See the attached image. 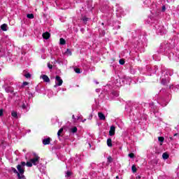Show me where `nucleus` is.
<instances>
[{"instance_id": "nucleus-1", "label": "nucleus", "mask_w": 179, "mask_h": 179, "mask_svg": "<svg viewBox=\"0 0 179 179\" xmlns=\"http://www.w3.org/2000/svg\"><path fill=\"white\" fill-rule=\"evenodd\" d=\"M40 163V157L36 153H34V157L30 159L29 162H27L26 166L27 167H33V166H37Z\"/></svg>"}, {"instance_id": "nucleus-2", "label": "nucleus", "mask_w": 179, "mask_h": 179, "mask_svg": "<svg viewBox=\"0 0 179 179\" xmlns=\"http://www.w3.org/2000/svg\"><path fill=\"white\" fill-rule=\"evenodd\" d=\"M26 162H22L20 164L17 166V170H18L19 174L22 175L24 173V166H26Z\"/></svg>"}, {"instance_id": "nucleus-3", "label": "nucleus", "mask_w": 179, "mask_h": 179, "mask_svg": "<svg viewBox=\"0 0 179 179\" xmlns=\"http://www.w3.org/2000/svg\"><path fill=\"white\" fill-rule=\"evenodd\" d=\"M62 83H64V81L62 79H61V77L59 76H57L55 78V85L54 87H58V86H62Z\"/></svg>"}, {"instance_id": "nucleus-4", "label": "nucleus", "mask_w": 179, "mask_h": 179, "mask_svg": "<svg viewBox=\"0 0 179 179\" xmlns=\"http://www.w3.org/2000/svg\"><path fill=\"white\" fill-rule=\"evenodd\" d=\"M109 135L110 136H114L115 135V127L111 126L110 131H109Z\"/></svg>"}, {"instance_id": "nucleus-5", "label": "nucleus", "mask_w": 179, "mask_h": 179, "mask_svg": "<svg viewBox=\"0 0 179 179\" xmlns=\"http://www.w3.org/2000/svg\"><path fill=\"white\" fill-rule=\"evenodd\" d=\"M64 55L71 57V55H72V51H71L69 49H66V50L64 52Z\"/></svg>"}, {"instance_id": "nucleus-6", "label": "nucleus", "mask_w": 179, "mask_h": 179, "mask_svg": "<svg viewBox=\"0 0 179 179\" xmlns=\"http://www.w3.org/2000/svg\"><path fill=\"white\" fill-rule=\"evenodd\" d=\"M50 142H51V138H44L43 140V143L44 145H50Z\"/></svg>"}, {"instance_id": "nucleus-7", "label": "nucleus", "mask_w": 179, "mask_h": 179, "mask_svg": "<svg viewBox=\"0 0 179 179\" xmlns=\"http://www.w3.org/2000/svg\"><path fill=\"white\" fill-rule=\"evenodd\" d=\"M41 78L44 80V82L48 83L50 82V78L47 76V75H42Z\"/></svg>"}, {"instance_id": "nucleus-8", "label": "nucleus", "mask_w": 179, "mask_h": 179, "mask_svg": "<svg viewBox=\"0 0 179 179\" xmlns=\"http://www.w3.org/2000/svg\"><path fill=\"white\" fill-rule=\"evenodd\" d=\"M98 117H99V120H101L102 121L106 120V116H104V114H103V113H99Z\"/></svg>"}, {"instance_id": "nucleus-9", "label": "nucleus", "mask_w": 179, "mask_h": 179, "mask_svg": "<svg viewBox=\"0 0 179 179\" xmlns=\"http://www.w3.org/2000/svg\"><path fill=\"white\" fill-rule=\"evenodd\" d=\"M43 37L45 38V40H48L50 38V33L45 32L43 34Z\"/></svg>"}, {"instance_id": "nucleus-10", "label": "nucleus", "mask_w": 179, "mask_h": 179, "mask_svg": "<svg viewBox=\"0 0 179 179\" xmlns=\"http://www.w3.org/2000/svg\"><path fill=\"white\" fill-rule=\"evenodd\" d=\"M112 142H113V141L111 140V138L107 139V145H108V148H111L113 146Z\"/></svg>"}, {"instance_id": "nucleus-11", "label": "nucleus", "mask_w": 179, "mask_h": 179, "mask_svg": "<svg viewBox=\"0 0 179 179\" xmlns=\"http://www.w3.org/2000/svg\"><path fill=\"white\" fill-rule=\"evenodd\" d=\"M8 27V25L6 24H3L1 26V30H3V31H6Z\"/></svg>"}, {"instance_id": "nucleus-12", "label": "nucleus", "mask_w": 179, "mask_h": 179, "mask_svg": "<svg viewBox=\"0 0 179 179\" xmlns=\"http://www.w3.org/2000/svg\"><path fill=\"white\" fill-rule=\"evenodd\" d=\"M162 158H163L164 160H167V159H169V154H167V152H164V153L162 155Z\"/></svg>"}, {"instance_id": "nucleus-13", "label": "nucleus", "mask_w": 179, "mask_h": 179, "mask_svg": "<svg viewBox=\"0 0 179 179\" xmlns=\"http://www.w3.org/2000/svg\"><path fill=\"white\" fill-rule=\"evenodd\" d=\"M158 141L160 142V145H163V142H164V137H158Z\"/></svg>"}, {"instance_id": "nucleus-14", "label": "nucleus", "mask_w": 179, "mask_h": 179, "mask_svg": "<svg viewBox=\"0 0 179 179\" xmlns=\"http://www.w3.org/2000/svg\"><path fill=\"white\" fill-rule=\"evenodd\" d=\"M59 43H60L61 45H64V44L66 43L65 39L61 38L59 40Z\"/></svg>"}, {"instance_id": "nucleus-15", "label": "nucleus", "mask_w": 179, "mask_h": 179, "mask_svg": "<svg viewBox=\"0 0 179 179\" xmlns=\"http://www.w3.org/2000/svg\"><path fill=\"white\" fill-rule=\"evenodd\" d=\"M12 117H14V118H17V113H16L15 111H13L11 113Z\"/></svg>"}, {"instance_id": "nucleus-16", "label": "nucleus", "mask_w": 179, "mask_h": 179, "mask_svg": "<svg viewBox=\"0 0 179 179\" xmlns=\"http://www.w3.org/2000/svg\"><path fill=\"white\" fill-rule=\"evenodd\" d=\"M27 17H28V19H34V15H33V14H27Z\"/></svg>"}, {"instance_id": "nucleus-17", "label": "nucleus", "mask_w": 179, "mask_h": 179, "mask_svg": "<svg viewBox=\"0 0 179 179\" xmlns=\"http://www.w3.org/2000/svg\"><path fill=\"white\" fill-rule=\"evenodd\" d=\"M64 132V129L61 128L57 132V136H61V133Z\"/></svg>"}, {"instance_id": "nucleus-18", "label": "nucleus", "mask_w": 179, "mask_h": 179, "mask_svg": "<svg viewBox=\"0 0 179 179\" xmlns=\"http://www.w3.org/2000/svg\"><path fill=\"white\" fill-rule=\"evenodd\" d=\"M6 92H7L8 93H12L13 92V90L12 88H6Z\"/></svg>"}, {"instance_id": "nucleus-19", "label": "nucleus", "mask_w": 179, "mask_h": 179, "mask_svg": "<svg viewBox=\"0 0 179 179\" xmlns=\"http://www.w3.org/2000/svg\"><path fill=\"white\" fill-rule=\"evenodd\" d=\"M131 170L133 173H136V166L135 165H133L131 166Z\"/></svg>"}, {"instance_id": "nucleus-20", "label": "nucleus", "mask_w": 179, "mask_h": 179, "mask_svg": "<svg viewBox=\"0 0 179 179\" xmlns=\"http://www.w3.org/2000/svg\"><path fill=\"white\" fill-rule=\"evenodd\" d=\"M78 131V128H76V127H73L72 129H71V132H73V134H75L76 132H77Z\"/></svg>"}, {"instance_id": "nucleus-21", "label": "nucleus", "mask_w": 179, "mask_h": 179, "mask_svg": "<svg viewBox=\"0 0 179 179\" xmlns=\"http://www.w3.org/2000/svg\"><path fill=\"white\" fill-rule=\"evenodd\" d=\"M18 178L19 179H26V178L22 175H20V173H18Z\"/></svg>"}, {"instance_id": "nucleus-22", "label": "nucleus", "mask_w": 179, "mask_h": 179, "mask_svg": "<svg viewBox=\"0 0 179 179\" xmlns=\"http://www.w3.org/2000/svg\"><path fill=\"white\" fill-rule=\"evenodd\" d=\"M12 171H13V173H15V174H17V176H18L19 172L17 171V170H16V169L12 168Z\"/></svg>"}, {"instance_id": "nucleus-23", "label": "nucleus", "mask_w": 179, "mask_h": 179, "mask_svg": "<svg viewBox=\"0 0 179 179\" xmlns=\"http://www.w3.org/2000/svg\"><path fill=\"white\" fill-rule=\"evenodd\" d=\"M129 157L134 159L135 157V155L134 153H130L129 154Z\"/></svg>"}, {"instance_id": "nucleus-24", "label": "nucleus", "mask_w": 179, "mask_h": 179, "mask_svg": "<svg viewBox=\"0 0 179 179\" xmlns=\"http://www.w3.org/2000/svg\"><path fill=\"white\" fill-rule=\"evenodd\" d=\"M112 94H113V96H115V97H118V96H119V94H118V92H112Z\"/></svg>"}, {"instance_id": "nucleus-25", "label": "nucleus", "mask_w": 179, "mask_h": 179, "mask_svg": "<svg viewBox=\"0 0 179 179\" xmlns=\"http://www.w3.org/2000/svg\"><path fill=\"white\" fill-rule=\"evenodd\" d=\"M119 62L120 65H124V64H125V61L124 59H120Z\"/></svg>"}, {"instance_id": "nucleus-26", "label": "nucleus", "mask_w": 179, "mask_h": 179, "mask_svg": "<svg viewBox=\"0 0 179 179\" xmlns=\"http://www.w3.org/2000/svg\"><path fill=\"white\" fill-rule=\"evenodd\" d=\"M76 73H80V69H75Z\"/></svg>"}, {"instance_id": "nucleus-27", "label": "nucleus", "mask_w": 179, "mask_h": 179, "mask_svg": "<svg viewBox=\"0 0 179 179\" xmlns=\"http://www.w3.org/2000/svg\"><path fill=\"white\" fill-rule=\"evenodd\" d=\"M48 67L49 68V69H52V64L48 63Z\"/></svg>"}, {"instance_id": "nucleus-28", "label": "nucleus", "mask_w": 179, "mask_h": 179, "mask_svg": "<svg viewBox=\"0 0 179 179\" xmlns=\"http://www.w3.org/2000/svg\"><path fill=\"white\" fill-rule=\"evenodd\" d=\"M108 162L109 163H111V162H113V158H112L111 157H108Z\"/></svg>"}, {"instance_id": "nucleus-29", "label": "nucleus", "mask_w": 179, "mask_h": 179, "mask_svg": "<svg viewBox=\"0 0 179 179\" xmlns=\"http://www.w3.org/2000/svg\"><path fill=\"white\" fill-rule=\"evenodd\" d=\"M30 76H31V75H30V73L25 74V78H30Z\"/></svg>"}, {"instance_id": "nucleus-30", "label": "nucleus", "mask_w": 179, "mask_h": 179, "mask_svg": "<svg viewBox=\"0 0 179 179\" xmlns=\"http://www.w3.org/2000/svg\"><path fill=\"white\" fill-rule=\"evenodd\" d=\"M71 176V172L67 171L66 173V177H69Z\"/></svg>"}, {"instance_id": "nucleus-31", "label": "nucleus", "mask_w": 179, "mask_h": 179, "mask_svg": "<svg viewBox=\"0 0 179 179\" xmlns=\"http://www.w3.org/2000/svg\"><path fill=\"white\" fill-rule=\"evenodd\" d=\"M27 85H29V83H27V82L23 83V86H27Z\"/></svg>"}, {"instance_id": "nucleus-32", "label": "nucleus", "mask_w": 179, "mask_h": 179, "mask_svg": "<svg viewBox=\"0 0 179 179\" xmlns=\"http://www.w3.org/2000/svg\"><path fill=\"white\" fill-rule=\"evenodd\" d=\"M88 18H86V17H83V22H87Z\"/></svg>"}, {"instance_id": "nucleus-33", "label": "nucleus", "mask_w": 179, "mask_h": 179, "mask_svg": "<svg viewBox=\"0 0 179 179\" xmlns=\"http://www.w3.org/2000/svg\"><path fill=\"white\" fill-rule=\"evenodd\" d=\"M164 10H166V6H162V11L164 12Z\"/></svg>"}, {"instance_id": "nucleus-34", "label": "nucleus", "mask_w": 179, "mask_h": 179, "mask_svg": "<svg viewBox=\"0 0 179 179\" xmlns=\"http://www.w3.org/2000/svg\"><path fill=\"white\" fill-rule=\"evenodd\" d=\"M3 114V111L2 110H0V117L2 116Z\"/></svg>"}, {"instance_id": "nucleus-35", "label": "nucleus", "mask_w": 179, "mask_h": 179, "mask_svg": "<svg viewBox=\"0 0 179 179\" xmlns=\"http://www.w3.org/2000/svg\"><path fill=\"white\" fill-rule=\"evenodd\" d=\"M22 108H24V109L26 108V104L23 103Z\"/></svg>"}, {"instance_id": "nucleus-36", "label": "nucleus", "mask_w": 179, "mask_h": 179, "mask_svg": "<svg viewBox=\"0 0 179 179\" xmlns=\"http://www.w3.org/2000/svg\"><path fill=\"white\" fill-rule=\"evenodd\" d=\"M162 83H164V85H166V82H164V79H162Z\"/></svg>"}, {"instance_id": "nucleus-37", "label": "nucleus", "mask_w": 179, "mask_h": 179, "mask_svg": "<svg viewBox=\"0 0 179 179\" xmlns=\"http://www.w3.org/2000/svg\"><path fill=\"white\" fill-rule=\"evenodd\" d=\"M116 86H117V87H118L120 86V85L119 83H116Z\"/></svg>"}, {"instance_id": "nucleus-38", "label": "nucleus", "mask_w": 179, "mask_h": 179, "mask_svg": "<svg viewBox=\"0 0 179 179\" xmlns=\"http://www.w3.org/2000/svg\"><path fill=\"white\" fill-rule=\"evenodd\" d=\"M72 118H73V120H75V115H72Z\"/></svg>"}, {"instance_id": "nucleus-39", "label": "nucleus", "mask_w": 179, "mask_h": 179, "mask_svg": "<svg viewBox=\"0 0 179 179\" xmlns=\"http://www.w3.org/2000/svg\"><path fill=\"white\" fill-rule=\"evenodd\" d=\"M85 121H86V119H85V120L83 121V122H85Z\"/></svg>"}, {"instance_id": "nucleus-40", "label": "nucleus", "mask_w": 179, "mask_h": 179, "mask_svg": "<svg viewBox=\"0 0 179 179\" xmlns=\"http://www.w3.org/2000/svg\"><path fill=\"white\" fill-rule=\"evenodd\" d=\"M174 136H177V134H174Z\"/></svg>"}, {"instance_id": "nucleus-41", "label": "nucleus", "mask_w": 179, "mask_h": 179, "mask_svg": "<svg viewBox=\"0 0 179 179\" xmlns=\"http://www.w3.org/2000/svg\"><path fill=\"white\" fill-rule=\"evenodd\" d=\"M170 139H171V140H173V137H170Z\"/></svg>"}, {"instance_id": "nucleus-42", "label": "nucleus", "mask_w": 179, "mask_h": 179, "mask_svg": "<svg viewBox=\"0 0 179 179\" xmlns=\"http://www.w3.org/2000/svg\"><path fill=\"white\" fill-rule=\"evenodd\" d=\"M116 178L118 179V178H119L118 176H116Z\"/></svg>"}]
</instances>
